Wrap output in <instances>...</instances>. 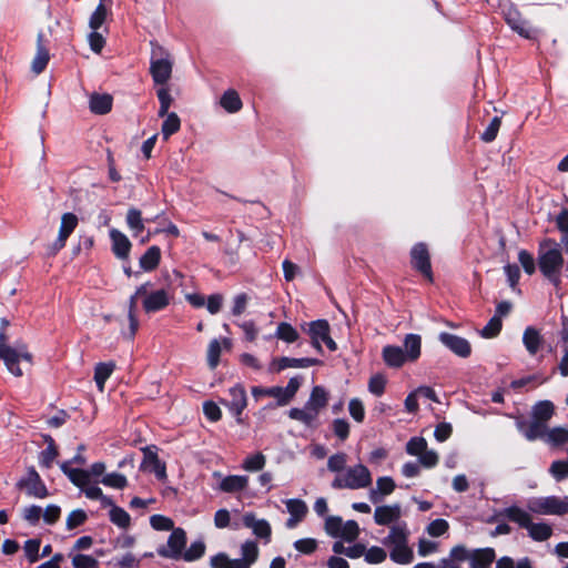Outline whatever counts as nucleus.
Segmentation results:
<instances>
[{"label": "nucleus", "instance_id": "nucleus-1", "mask_svg": "<svg viewBox=\"0 0 568 568\" xmlns=\"http://www.w3.org/2000/svg\"><path fill=\"white\" fill-rule=\"evenodd\" d=\"M60 468L69 480L81 489L90 499H102L101 485H106V470L103 463H95L90 469L71 467V462H63Z\"/></svg>", "mask_w": 568, "mask_h": 568}, {"label": "nucleus", "instance_id": "nucleus-2", "mask_svg": "<svg viewBox=\"0 0 568 568\" xmlns=\"http://www.w3.org/2000/svg\"><path fill=\"white\" fill-rule=\"evenodd\" d=\"M538 265L541 274L552 284L558 285L564 266L561 246L552 239L540 242L538 247Z\"/></svg>", "mask_w": 568, "mask_h": 568}, {"label": "nucleus", "instance_id": "nucleus-3", "mask_svg": "<svg viewBox=\"0 0 568 568\" xmlns=\"http://www.w3.org/2000/svg\"><path fill=\"white\" fill-rule=\"evenodd\" d=\"M7 337L3 332H0V358L3 361L8 371L19 377L22 376L23 371L21 364L27 366L32 365L33 356L23 343H16L12 346L6 344Z\"/></svg>", "mask_w": 568, "mask_h": 568}, {"label": "nucleus", "instance_id": "nucleus-4", "mask_svg": "<svg viewBox=\"0 0 568 568\" xmlns=\"http://www.w3.org/2000/svg\"><path fill=\"white\" fill-rule=\"evenodd\" d=\"M150 73L154 83L161 85H165L172 74L170 53L154 41H151Z\"/></svg>", "mask_w": 568, "mask_h": 568}, {"label": "nucleus", "instance_id": "nucleus-5", "mask_svg": "<svg viewBox=\"0 0 568 568\" xmlns=\"http://www.w3.org/2000/svg\"><path fill=\"white\" fill-rule=\"evenodd\" d=\"M372 484V475L369 469L363 465L357 464L348 467L343 477H335L332 481L334 489H361L366 488Z\"/></svg>", "mask_w": 568, "mask_h": 568}, {"label": "nucleus", "instance_id": "nucleus-6", "mask_svg": "<svg viewBox=\"0 0 568 568\" xmlns=\"http://www.w3.org/2000/svg\"><path fill=\"white\" fill-rule=\"evenodd\" d=\"M527 507L529 511L538 515L564 516L568 514V497H534L528 500Z\"/></svg>", "mask_w": 568, "mask_h": 568}, {"label": "nucleus", "instance_id": "nucleus-7", "mask_svg": "<svg viewBox=\"0 0 568 568\" xmlns=\"http://www.w3.org/2000/svg\"><path fill=\"white\" fill-rule=\"evenodd\" d=\"M186 546V532L183 528L172 529L168 538V546H160L156 549L159 556L179 560L182 558L183 550Z\"/></svg>", "mask_w": 568, "mask_h": 568}, {"label": "nucleus", "instance_id": "nucleus-8", "mask_svg": "<svg viewBox=\"0 0 568 568\" xmlns=\"http://www.w3.org/2000/svg\"><path fill=\"white\" fill-rule=\"evenodd\" d=\"M409 255L412 267L425 276L429 282H433L434 277L430 255L427 245L424 242L414 244L410 248Z\"/></svg>", "mask_w": 568, "mask_h": 568}, {"label": "nucleus", "instance_id": "nucleus-9", "mask_svg": "<svg viewBox=\"0 0 568 568\" xmlns=\"http://www.w3.org/2000/svg\"><path fill=\"white\" fill-rule=\"evenodd\" d=\"M230 399H221V404L235 417L237 424H243L242 413L247 405V396L243 385L235 384L229 389Z\"/></svg>", "mask_w": 568, "mask_h": 568}, {"label": "nucleus", "instance_id": "nucleus-10", "mask_svg": "<svg viewBox=\"0 0 568 568\" xmlns=\"http://www.w3.org/2000/svg\"><path fill=\"white\" fill-rule=\"evenodd\" d=\"M79 219L74 213L67 212L61 215L57 239L51 244V250L55 253L65 246L68 237L78 226Z\"/></svg>", "mask_w": 568, "mask_h": 568}, {"label": "nucleus", "instance_id": "nucleus-11", "mask_svg": "<svg viewBox=\"0 0 568 568\" xmlns=\"http://www.w3.org/2000/svg\"><path fill=\"white\" fill-rule=\"evenodd\" d=\"M438 341L453 354L460 358H467L471 354V346L468 339L448 332H440Z\"/></svg>", "mask_w": 568, "mask_h": 568}, {"label": "nucleus", "instance_id": "nucleus-12", "mask_svg": "<svg viewBox=\"0 0 568 568\" xmlns=\"http://www.w3.org/2000/svg\"><path fill=\"white\" fill-rule=\"evenodd\" d=\"M18 487L24 489L27 495L34 498H45L48 489L34 468H29L23 478L18 481Z\"/></svg>", "mask_w": 568, "mask_h": 568}, {"label": "nucleus", "instance_id": "nucleus-13", "mask_svg": "<svg viewBox=\"0 0 568 568\" xmlns=\"http://www.w3.org/2000/svg\"><path fill=\"white\" fill-rule=\"evenodd\" d=\"M517 430L528 440L535 442L542 439L546 442L548 426L531 418L530 422L524 418H517L515 422Z\"/></svg>", "mask_w": 568, "mask_h": 568}, {"label": "nucleus", "instance_id": "nucleus-14", "mask_svg": "<svg viewBox=\"0 0 568 568\" xmlns=\"http://www.w3.org/2000/svg\"><path fill=\"white\" fill-rule=\"evenodd\" d=\"M505 20L511 30L525 39H535L536 30L521 18L520 12L515 8H509L504 12Z\"/></svg>", "mask_w": 568, "mask_h": 568}, {"label": "nucleus", "instance_id": "nucleus-15", "mask_svg": "<svg viewBox=\"0 0 568 568\" xmlns=\"http://www.w3.org/2000/svg\"><path fill=\"white\" fill-rule=\"evenodd\" d=\"M109 237L111 240V250L115 257L121 261H129L132 247L129 237L116 229L109 230Z\"/></svg>", "mask_w": 568, "mask_h": 568}, {"label": "nucleus", "instance_id": "nucleus-16", "mask_svg": "<svg viewBox=\"0 0 568 568\" xmlns=\"http://www.w3.org/2000/svg\"><path fill=\"white\" fill-rule=\"evenodd\" d=\"M331 332L329 323L327 320H316L308 324L307 334L311 337L312 346L320 353H323L322 341Z\"/></svg>", "mask_w": 568, "mask_h": 568}, {"label": "nucleus", "instance_id": "nucleus-17", "mask_svg": "<svg viewBox=\"0 0 568 568\" xmlns=\"http://www.w3.org/2000/svg\"><path fill=\"white\" fill-rule=\"evenodd\" d=\"M170 304V296L166 290L160 288L149 293L142 301L145 313H155L164 310Z\"/></svg>", "mask_w": 568, "mask_h": 568}, {"label": "nucleus", "instance_id": "nucleus-18", "mask_svg": "<svg viewBox=\"0 0 568 568\" xmlns=\"http://www.w3.org/2000/svg\"><path fill=\"white\" fill-rule=\"evenodd\" d=\"M243 524L247 528H252L253 534L265 542H270L272 528L266 519H257L253 513H246L243 516Z\"/></svg>", "mask_w": 568, "mask_h": 568}, {"label": "nucleus", "instance_id": "nucleus-19", "mask_svg": "<svg viewBox=\"0 0 568 568\" xmlns=\"http://www.w3.org/2000/svg\"><path fill=\"white\" fill-rule=\"evenodd\" d=\"M400 517V505L398 503L393 505L377 506L374 513V521L377 525L385 526L390 523L397 521Z\"/></svg>", "mask_w": 568, "mask_h": 568}, {"label": "nucleus", "instance_id": "nucleus-20", "mask_svg": "<svg viewBox=\"0 0 568 568\" xmlns=\"http://www.w3.org/2000/svg\"><path fill=\"white\" fill-rule=\"evenodd\" d=\"M327 402L328 393L323 386L316 385L312 388L310 398L307 399L305 405L311 412V414H314V418L316 419L320 414V410L327 405Z\"/></svg>", "mask_w": 568, "mask_h": 568}, {"label": "nucleus", "instance_id": "nucleus-21", "mask_svg": "<svg viewBox=\"0 0 568 568\" xmlns=\"http://www.w3.org/2000/svg\"><path fill=\"white\" fill-rule=\"evenodd\" d=\"M382 357L385 364L392 368L402 367L408 359L404 354V349L397 345H386L382 349Z\"/></svg>", "mask_w": 568, "mask_h": 568}, {"label": "nucleus", "instance_id": "nucleus-22", "mask_svg": "<svg viewBox=\"0 0 568 568\" xmlns=\"http://www.w3.org/2000/svg\"><path fill=\"white\" fill-rule=\"evenodd\" d=\"M544 337L539 329L527 326L523 334V344L530 356H535L544 345Z\"/></svg>", "mask_w": 568, "mask_h": 568}, {"label": "nucleus", "instance_id": "nucleus-23", "mask_svg": "<svg viewBox=\"0 0 568 568\" xmlns=\"http://www.w3.org/2000/svg\"><path fill=\"white\" fill-rule=\"evenodd\" d=\"M498 516L507 518L509 521L517 524L521 528H527L531 518L528 511L520 508L517 505H511L509 507L504 508L498 513Z\"/></svg>", "mask_w": 568, "mask_h": 568}, {"label": "nucleus", "instance_id": "nucleus-24", "mask_svg": "<svg viewBox=\"0 0 568 568\" xmlns=\"http://www.w3.org/2000/svg\"><path fill=\"white\" fill-rule=\"evenodd\" d=\"M555 414V405L551 400H538L531 407V418L545 425L551 419Z\"/></svg>", "mask_w": 568, "mask_h": 568}, {"label": "nucleus", "instance_id": "nucleus-25", "mask_svg": "<svg viewBox=\"0 0 568 568\" xmlns=\"http://www.w3.org/2000/svg\"><path fill=\"white\" fill-rule=\"evenodd\" d=\"M322 361L314 357H301V358H294V357H287L282 356L278 358L277 362V369H286V368H307L311 366H317L322 365Z\"/></svg>", "mask_w": 568, "mask_h": 568}, {"label": "nucleus", "instance_id": "nucleus-26", "mask_svg": "<svg viewBox=\"0 0 568 568\" xmlns=\"http://www.w3.org/2000/svg\"><path fill=\"white\" fill-rule=\"evenodd\" d=\"M109 520L121 529H128L131 525V516L122 507L109 498Z\"/></svg>", "mask_w": 568, "mask_h": 568}, {"label": "nucleus", "instance_id": "nucleus-27", "mask_svg": "<svg viewBox=\"0 0 568 568\" xmlns=\"http://www.w3.org/2000/svg\"><path fill=\"white\" fill-rule=\"evenodd\" d=\"M248 477L244 475H229L225 476L219 485V488L224 493H236L246 488Z\"/></svg>", "mask_w": 568, "mask_h": 568}, {"label": "nucleus", "instance_id": "nucleus-28", "mask_svg": "<svg viewBox=\"0 0 568 568\" xmlns=\"http://www.w3.org/2000/svg\"><path fill=\"white\" fill-rule=\"evenodd\" d=\"M404 354L408 362H415L420 356L422 337L418 334H407L404 338Z\"/></svg>", "mask_w": 568, "mask_h": 568}, {"label": "nucleus", "instance_id": "nucleus-29", "mask_svg": "<svg viewBox=\"0 0 568 568\" xmlns=\"http://www.w3.org/2000/svg\"><path fill=\"white\" fill-rule=\"evenodd\" d=\"M211 568H248L242 558L231 559L225 552H219L210 559Z\"/></svg>", "mask_w": 568, "mask_h": 568}, {"label": "nucleus", "instance_id": "nucleus-30", "mask_svg": "<svg viewBox=\"0 0 568 568\" xmlns=\"http://www.w3.org/2000/svg\"><path fill=\"white\" fill-rule=\"evenodd\" d=\"M161 261V250L156 245L150 246L145 253L140 257L139 264L144 272L155 270Z\"/></svg>", "mask_w": 568, "mask_h": 568}, {"label": "nucleus", "instance_id": "nucleus-31", "mask_svg": "<svg viewBox=\"0 0 568 568\" xmlns=\"http://www.w3.org/2000/svg\"><path fill=\"white\" fill-rule=\"evenodd\" d=\"M545 443L554 448L566 445L568 443V426L548 428Z\"/></svg>", "mask_w": 568, "mask_h": 568}, {"label": "nucleus", "instance_id": "nucleus-32", "mask_svg": "<svg viewBox=\"0 0 568 568\" xmlns=\"http://www.w3.org/2000/svg\"><path fill=\"white\" fill-rule=\"evenodd\" d=\"M495 560V550L493 548L477 549L469 557L470 568H487Z\"/></svg>", "mask_w": 568, "mask_h": 568}, {"label": "nucleus", "instance_id": "nucleus-33", "mask_svg": "<svg viewBox=\"0 0 568 568\" xmlns=\"http://www.w3.org/2000/svg\"><path fill=\"white\" fill-rule=\"evenodd\" d=\"M220 104L229 113L240 111L243 105L239 93L233 89H229L222 94Z\"/></svg>", "mask_w": 568, "mask_h": 568}, {"label": "nucleus", "instance_id": "nucleus-34", "mask_svg": "<svg viewBox=\"0 0 568 568\" xmlns=\"http://www.w3.org/2000/svg\"><path fill=\"white\" fill-rule=\"evenodd\" d=\"M528 536L535 541H546L552 535V527L546 523H530L526 528Z\"/></svg>", "mask_w": 568, "mask_h": 568}, {"label": "nucleus", "instance_id": "nucleus-35", "mask_svg": "<svg viewBox=\"0 0 568 568\" xmlns=\"http://www.w3.org/2000/svg\"><path fill=\"white\" fill-rule=\"evenodd\" d=\"M165 120L162 123L161 126V133L163 136V140H169L171 135L176 133L181 128V120L179 115L175 112H168V114L164 115Z\"/></svg>", "mask_w": 568, "mask_h": 568}, {"label": "nucleus", "instance_id": "nucleus-36", "mask_svg": "<svg viewBox=\"0 0 568 568\" xmlns=\"http://www.w3.org/2000/svg\"><path fill=\"white\" fill-rule=\"evenodd\" d=\"M383 545L393 547L407 544V531L405 527L393 526L389 534L382 540Z\"/></svg>", "mask_w": 568, "mask_h": 568}, {"label": "nucleus", "instance_id": "nucleus-37", "mask_svg": "<svg viewBox=\"0 0 568 568\" xmlns=\"http://www.w3.org/2000/svg\"><path fill=\"white\" fill-rule=\"evenodd\" d=\"M390 560L399 564L407 565L410 564L414 559L413 550L408 547V545L395 546L389 552Z\"/></svg>", "mask_w": 568, "mask_h": 568}, {"label": "nucleus", "instance_id": "nucleus-38", "mask_svg": "<svg viewBox=\"0 0 568 568\" xmlns=\"http://www.w3.org/2000/svg\"><path fill=\"white\" fill-rule=\"evenodd\" d=\"M136 297L138 296L135 294L131 295L130 297V305L128 312L129 328L126 331H122V335L126 339H132L134 337L139 326V321L134 314Z\"/></svg>", "mask_w": 568, "mask_h": 568}, {"label": "nucleus", "instance_id": "nucleus-39", "mask_svg": "<svg viewBox=\"0 0 568 568\" xmlns=\"http://www.w3.org/2000/svg\"><path fill=\"white\" fill-rule=\"evenodd\" d=\"M126 224L134 236L142 233L144 230V223L141 211L135 207L129 209L126 213Z\"/></svg>", "mask_w": 568, "mask_h": 568}, {"label": "nucleus", "instance_id": "nucleus-40", "mask_svg": "<svg viewBox=\"0 0 568 568\" xmlns=\"http://www.w3.org/2000/svg\"><path fill=\"white\" fill-rule=\"evenodd\" d=\"M205 548L206 547H205V542L203 541V539H197V540L193 541L185 551H183L181 559H183L187 562L199 560L200 558H202L204 556Z\"/></svg>", "mask_w": 568, "mask_h": 568}, {"label": "nucleus", "instance_id": "nucleus-41", "mask_svg": "<svg viewBox=\"0 0 568 568\" xmlns=\"http://www.w3.org/2000/svg\"><path fill=\"white\" fill-rule=\"evenodd\" d=\"M266 464V457L257 452L255 454L248 455L242 464V468L246 471H258L264 468Z\"/></svg>", "mask_w": 568, "mask_h": 568}, {"label": "nucleus", "instance_id": "nucleus-42", "mask_svg": "<svg viewBox=\"0 0 568 568\" xmlns=\"http://www.w3.org/2000/svg\"><path fill=\"white\" fill-rule=\"evenodd\" d=\"M242 559L247 564L248 568L257 560L258 547L254 540H246L241 545Z\"/></svg>", "mask_w": 568, "mask_h": 568}, {"label": "nucleus", "instance_id": "nucleus-43", "mask_svg": "<svg viewBox=\"0 0 568 568\" xmlns=\"http://www.w3.org/2000/svg\"><path fill=\"white\" fill-rule=\"evenodd\" d=\"M275 336L286 343H294L298 338V332L290 323L282 322L277 325Z\"/></svg>", "mask_w": 568, "mask_h": 568}, {"label": "nucleus", "instance_id": "nucleus-44", "mask_svg": "<svg viewBox=\"0 0 568 568\" xmlns=\"http://www.w3.org/2000/svg\"><path fill=\"white\" fill-rule=\"evenodd\" d=\"M288 417L294 420H298L307 427L313 426L315 418L314 414L308 410L306 405L303 408L293 407L288 410Z\"/></svg>", "mask_w": 568, "mask_h": 568}, {"label": "nucleus", "instance_id": "nucleus-45", "mask_svg": "<svg viewBox=\"0 0 568 568\" xmlns=\"http://www.w3.org/2000/svg\"><path fill=\"white\" fill-rule=\"evenodd\" d=\"M285 505L288 514L293 517L303 519L308 511L306 503L300 498H290L285 501Z\"/></svg>", "mask_w": 568, "mask_h": 568}, {"label": "nucleus", "instance_id": "nucleus-46", "mask_svg": "<svg viewBox=\"0 0 568 568\" xmlns=\"http://www.w3.org/2000/svg\"><path fill=\"white\" fill-rule=\"evenodd\" d=\"M549 474L556 481L568 478V459L554 460L549 467Z\"/></svg>", "mask_w": 568, "mask_h": 568}, {"label": "nucleus", "instance_id": "nucleus-47", "mask_svg": "<svg viewBox=\"0 0 568 568\" xmlns=\"http://www.w3.org/2000/svg\"><path fill=\"white\" fill-rule=\"evenodd\" d=\"M358 535L359 526L355 520L349 519L344 524L342 523L341 536L338 538H342L347 542H352L357 539Z\"/></svg>", "mask_w": 568, "mask_h": 568}, {"label": "nucleus", "instance_id": "nucleus-48", "mask_svg": "<svg viewBox=\"0 0 568 568\" xmlns=\"http://www.w3.org/2000/svg\"><path fill=\"white\" fill-rule=\"evenodd\" d=\"M49 61V53L48 51L41 45L38 44L37 53L32 60L31 69L36 74L41 73Z\"/></svg>", "mask_w": 568, "mask_h": 568}, {"label": "nucleus", "instance_id": "nucleus-49", "mask_svg": "<svg viewBox=\"0 0 568 568\" xmlns=\"http://www.w3.org/2000/svg\"><path fill=\"white\" fill-rule=\"evenodd\" d=\"M156 95H158V99L160 102L158 115L160 118H164V115L168 114V112H169V109H170V105H171L173 99L170 94L169 89L164 85L158 89Z\"/></svg>", "mask_w": 568, "mask_h": 568}, {"label": "nucleus", "instance_id": "nucleus-50", "mask_svg": "<svg viewBox=\"0 0 568 568\" xmlns=\"http://www.w3.org/2000/svg\"><path fill=\"white\" fill-rule=\"evenodd\" d=\"M503 327L501 318L498 316H493L488 323L481 328L480 336L484 338H494L496 337Z\"/></svg>", "mask_w": 568, "mask_h": 568}, {"label": "nucleus", "instance_id": "nucleus-51", "mask_svg": "<svg viewBox=\"0 0 568 568\" xmlns=\"http://www.w3.org/2000/svg\"><path fill=\"white\" fill-rule=\"evenodd\" d=\"M150 525L154 530L169 531L174 529V523L171 518L155 514L150 517Z\"/></svg>", "mask_w": 568, "mask_h": 568}, {"label": "nucleus", "instance_id": "nucleus-52", "mask_svg": "<svg viewBox=\"0 0 568 568\" xmlns=\"http://www.w3.org/2000/svg\"><path fill=\"white\" fill-rule=\"evenodd\" d=\"M426 449L427 440L422 436H414L406 444V453L410 456H419Z\"/></svg>", "mask_w": 568, "mask_h": 568}, {"label": "nucleus", "instance_id": "nucleus-53", "mask_svg": "<svg viewBox=\"0 0 568 568\" xmlns=\"http://www.w3.org/2000/svg\"><path fill=\"white\" fill-rule=\"evenodd\" d=\"M89 109L94 114L106 113V97L100 93H92L89 99Z\"/></svg>", "mask_w": 568, "mask_h": 568}, {"label": "nucleus", "instance_id": "nucleus-54", "mask_svg": "<svg viewBox=\"0 0 568 568\" xmlns=\"http://www.w3.org/2000/svg\"><path fill=\"white\" fill-rule=\"evenodd\" d=\"M387 379L383 374H375L369 378L368 390L375 396H382L385 392Z\"/></svg>", "mask_w": 568, "mask_h": 568}, {"label": "nucleus", "instance_id": "nucleus-55", "mask_svg": "<svg viewBox=\"0 0 568 568\" xmlns=\"http://www.w3.org/2000/svg\"><path fill=\"white\" fill-rule=\"evenodd\" d=\"M386 557H387V554L382 547L372 546L368 549L365 548L364 559L368 564H373V565L381 564L386 559Z\"/></svg>", "mask_w": 568, "mask_h": 568}, {"label": "nucleus", "instance_id": "nucleus-56", "mask_svg": "<svg viewBox=\"0 0 568 568\" xmlns=\"http://www.w3.org/2000/svg\"><path fill=\"white\" fill-rule=\"evenodd\" d=\"M499 126H500V119L498 116H494L491 119L490 123L487 125V128L480 134V140L486 143L493 142L497 136Z\"/></svg>", "mask_w": 568, "mask_h": 568}, {"label": "nucleus", "instance_id": "nucleus-57", "mask_svg": "<svg viewBox=\"0 0 568 568\" xmlns=\"http://www.w3.org/2000/svg\"><path fill=\"white\" fill-rule=\"evenodd\" d=\"M449 528L448 521L443 518L433 520L426 528L427 532L432 537L443 536Z\"/></svg>", "mask_w": 568, "mask_h": 568}, {"label": "nucleus", "instance_id": "nucleus-58", "mask_svg": "<svg viewBox=\"0 0 568 568\" xmlns=\"http://www.w3.org/2000/svg\"><path fill=\"white\" fill-rule=\"evenodd\" d=\"M334 434L344 442L349 436V424L345 418H335L332 423Z\"/></svg>", "mask_w": 568, "mask_h": 568}, {"label": "nucleus", "instance_id": "nucleus-59", "mask_svg": "<svg viewBox=\"0 0 568 568\" xmlns=\"http://www.w3.org/2000/svg\"><path fill=\"white\" fill-rule=\"evenodd\" d=\"M518 261H519L520 265L523 266L525 273H527L528 275H531L535 273V271H536L535 258H534L532 254H530L528 251L520 250L518 253Z\"/></svg>", "mask_w": 568, "mask_h": 568}, {"label": "nucleus", "instance_id": "nucleus-60", "mask_svg": "<svg viewBox=\"0 0 568 568\" xmlns=\"http://www.w3.org/2000/svg\"><path fill=\"white\" fill-rule=\"evenodd\" d=\"M221 356V345L220 342L214 338L210 342L207 348V363L211 368H215L219 364Z\"/></svg>", "mask_w": 568, "mask_h": 568}, {"label": "nucleus", "instance_id": "nucleus-61", "mask_svg": "<svg viewBox=\"0 0 568 568\" xmlns=\"http://www.w3.org/2000/svg\"><path fill=\"white\" fill-rule=\"evenodd\" d=\"M342 521L339 516H328L325 520L326 532L333 538H338L341 536Z\"/></svg>", "mask_w": 568, "mask_h": 568}, {"label": "nucleus", "instance_id": "nucleus-62", "mask_svg": "<svg viewBox=\"0 0 568 568\" xmlns=\"http://www.w3.org/2000/svg\"><path fill=\"white\" fill-rule=\"evenodd\" d=\"M23 550L26 557L30 562H36L39 558L40 550V540L39 539H29L24 542Z\"/></svg>", "mask_w": 568, "mask_h": 568}, {"label": "nucleus", "instance_id": "nucleus-63", "mask_svg": "<svg viewBox=\"0 0 568 568\" xmlns=\"http://www.w3.org/2000/svg\"><path fill=\"white\" fill-rule=\"evenodd\" d=\"M348 412L351 416L357 422L362 423L365 418V409L361 399L352 398L348 403Z\"/></svg>", "mask_w": 568, "mask_h": 568}, {"label": "nucleus", "instance_id": "nucleus-64", "mask_svg": "<svg viewBox=\"0 0 568 568\" xmlns=\"http://www.w3.org/2000/svg\"><path fill=\"white\" fill-rule=\"evenodd\" d=\"M111 561H109V565ZM113 568H133L139 565V560L131 552L124 554L121 558L112 559Z\"/></svg>", "mask_w": 568, "mask_h": 568}]
</instances>
